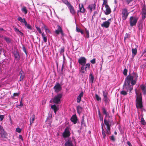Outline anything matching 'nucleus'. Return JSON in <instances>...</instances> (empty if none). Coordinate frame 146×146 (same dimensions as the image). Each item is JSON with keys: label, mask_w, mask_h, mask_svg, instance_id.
Segmentation results:
<instances>
[{"label": "nucleus", "mask_w": 146, "mask_h": 146, "mask_svg": "<svg viewBox=\"0 0 146 146\" xmlns=\"http://www.w3.org/2000/svg\"><path fill=\"white\" fill-rule=\"evenodd\" d=\"M138 76L136 73L127 76L123 86V90L120 92L121 94L125 95L128 91L130 92L133 90V86L136 84Z\"/></svg>", "instance_id": "f257e3e1"}, {"label": "nucleus", "mask_w": 146, "mask_h": 146, "mask_svg": "<svg viewBox=\"0 0 146 146\" xmlns=\"http://www.w3.org/2000/svg\"><path fill=\"white\" fill-rule=\"evenodd\" d=\"M102 109L103 113L106 115L104 118V122L105 125L106 126V133L107 134L110 135L111 133L110 127L113 123V121L110 119H107L106 118L108 117L110 118V117L108 113L106 111V109L105 108H103Z\"/></svg>", "instance_id": "f03ea898"}, {"label": "nucleus", "mask_w": 146, "mask_h": 146, "mask_svg": "<svg viewBox=\"0 0 146 146\" xmlns=\"http://www.w3.org/2000/svg\"><path fill=\"white\" fill-rule=\"evenodd\" d=\"M137 89H135V92L136 95V105L137 109H141L143 108L142 97L141 94H138L137 92Z\"/></svg>", "instance_id": "7ed1b4c3"}, {"label": "nucleus", "mask_w": 146, "mask_h": 146, "mask_svg": "<svg viewBox=\"0 0 146 146\" xmlns=\"http://www.w3.org/2000/svg\"><path fill=\"white\" fill-rule=\"evenodd\" d=\"M90 64L88 63L82 66L79 70L80 72L82 74H85L88 70L90 69Z\"/></svg>", "instance_id": "20e7f679"}, {"label": "nucleus", "mask_w": 146, "mask_h": 146, "mask_svg": "<svg viewBox=\"0 0 146 146\" xmlns=\"http://www.w3.org/2000/svg\"><path fill=\"white\" fill-rule=\"evenodd\" d=\"M138 18L135 16H131L129 18L130 25L131 27L135 26L136 25Z\"/></svg>", "instance_id": "39448f33"}, {"label": "nucleus", "mask_w": 146, "mask_h": 146, "mask_svg": "<svg viewBox=\"0 0 146 146\" xmlns=\"http://www.w3.org/2000/svg\"><path fill=\"white\" fill-rule=\"evenodd\" d=\"M62 94L61 93L57 94L53 99V103L56 104H60V102L61 99L62 98Z\"/></svg>", "instance_id": "423d86ee"}, {"label": "nucleus", "mask_w": 146, "mask_h": 146, "mask_svg": "<svg viewBox=\"0 0 146 146\" xmlns=\"http://www.w3.org/2000/svg\"><path fill=\"white\" fill-rule=\"evenodd\" d=\"M70 129L68 127H66L62 134V136L64 138H67L70 135Z\"/></svg>", "instance_id": "0eeeda50"}, {"label": "nucleus", "mask_w": 146, "mask_h": 146, "mask_svg": "<svg viewBox=\"0 0 146 146\" xmlns=\"http://www.w3.org/2000/svg\"><path fill=\"white\" fill-rule=\"evenodd\" d=\"M129 14L126 8H124L122 10L121 15L123 20H125L126 19Z\"/></svg>", "instance_id": "6e6552de"}, {"label": "nucleus", "mask_w": 146, "mask_h": 146, "mask_svg": "<svg viewBox=\"0 0 146 146\" xmlns=\"http://www.w3.org/2000/svg\"><path fill=\"white\" fill-rule=\"evenodd\" d=\"M0 135L1 137L3 138H6L7 133L4 130L3 126H0Z\"/></svg>", "instance_id": "1a4fd4ad"}, {"label": "nucleus", "mask_w": 146, "mask_h": 146, "mask_svg": "<svg viewBox=\"0 0 146 146\" xmlns=\"http://www.w3.org/2000/svg\"><path fill=\"white\" fill-rule=\"evenodd\" d=\"M111 22V19H109L107 21L103 22V23L101 24V26L102 27H104L106 28H108L109 27Z\"/></svg>", "instance_id": "9d476101"}, {"label": "nucleus", "mask_w": 146, "mask_h": 146, "mask_svg": "<svg viewBox=\"0 0 146 146\" xmlns=\"http://www.w3.org/2000/svg\"><path fill=\"white\" fill-rule=\"evenodd\" d=\"M86 58L84 57H80L78 60V62L79 64L81 66L85 65L86 62Z\"/></svg>", "instance_id": "9b49d317"}, {"label": "nucleus", "mask_w": 146, "mask_h": 146, "mask_svg": "<svg viewBox=\"0 0 146 146\" xmlns=\"http://www.w3.org/2000/svg\"><path fill=\"white\" fill-rule=\"evenodd\" d=\"M57 29L55 31V33L57 35H58L60 33L62 35H63L64 34L62 28L59 25H57Z\"/></svg>", "instance_id": "f8f14e48"}, {"label": "nucleus", "mask_w": 146, "mask_h": 146, "mask_svg": "<svg viewBox=\"0 0 146 146\" xmlns=\"http://www.w3.org/2000/svg\"><path fill=\"white\" fill-rule=\"evenodd\" d=\"M54 89L55 92H58L61 89V86L59 83H57L54 86Z\"/></svg>", "instance_id": "ddd939ff"}, {"label": "nucleus", "mask_w": 146, "mask_h": 146, "mask_svg": "<svg viewBox=\"0 0 146 146\" xmlns=\"http://www.w3.org/2000/svg\"><path fill=\"white\" fill-rule=\"evenodd\" d=\"M105 7L106 9L104 11V13L106 15H108L111 12L110 8L108 5H106Z\"/></svg>", "instance_id": "4468645a"}, {"label": "nucleus", "mask_w": 146, "mask_h": 146, "mask_svg": "<svg viewBox=\"0 0 146 146\" xmlns=\"http://www.w3.org/2000/svg\"><path fill=\"white\" fill-rule=\"evenodd\" d=\"M103 96L104 97V99L105 102L106 103H107L108 101V98L107 96L108 93L107 92L104 91H103Z\"/></svg>", "instance_id": "2eb2a0df"}, {"label": "nucleus", "mask_w": 146, "mask_h": 146, "mask_svg": "<svg viewBox=\"0 0 146 146\" xmlns=\"http://www.w3.org/2000/svg\"><path fill=\"white\" fill-rule=\"evenodd\" d=\"M84 93L83 92H81L78 96L77 99V102L78 103L80 102L81 98L83 97Z\"/></svg>", "instance_id": "dca6fc26"}, {"label": "nucleus", "mask_w": 146, "mask_h": 146, "mask_svg": "<svg viewBox=\"0 0 146 146\" xmlns=\"http://www.w3.org/2000/svg\"><path fill=\"white\" fill-rule=\"evenodd\" d=\"M14 55L15 57V59L17 60H19L20 59V56L18 52L16 51L14 53Z\"/></svg>", "instance_id": "f3484780"}, {"label": "nucleus", "mask_w": 146, "mask_h": 146, "mask_svg": "<svg viewBox=\"0 0 146 146\" xmlns=\"http://www.w3.org/2000/svg\"><path fill=\"white\" fill-rule=\"evenodd\" d=\"M140 88L142 90L143 94L144 95L146 94V86L145 85H141L140 86Z\"/></svg>", "instance_id": "a211bd4d"}, {"label": "nucleus", "mask_w": 146, "mask_h": 146, "mask_svg": "<svg viewBox=\"0 0 146 146\" xmlns=\"http://www.w3.org/2000/svg\"><path fill=\"white\" fill-rule=\"evenodd\" d=\"M51 108L54 110V112L56 114V111L58 110V106H57L55 104H54L51 106Z\"/></svg>", "instance_id": "6ab92c4d"}, {"label": "nucleus", "mask_w": 146, "mask_h": 146, "mask_svg": "<svg viewBox=\"0 0 146 146\" xmlns=\"http://www.w3.org/2000/svg\"><path fill=\"white\" fill-rule=\"evenodd\" d=\"M17 20L20 22L21 23H24V24L27 22L25 19L24 18H22L20 17H18Z\"/></svg>", "instance_id": "aec40b11"}, {"label": "nucleus", "mask_w": 146, "mask_h": 146, "mask_svg": "<svg viewBox=\"0 0 146 146\" xmlns=\"http://www.w3.org/2000/svg\"><path fill=\"white\" fill-rule=\"evenodd\" d=\"M68 7L70 10V13L72 15L74 14L75 12L73 6L70 5Z\"/></svg>", "instance_id": "412c9836"}, {"label": "nucleus", "mask_w": 146, "mask_h": 146, "mask_svg": "<svg viewBox=\"0 0 146 146\" xmlns=\"http://www.w3.org/2000/svg\"><path fill=\"white\" fill-rule=\"evenodd\" d=\"M77 117L76 115H73L72 116L71 119V121L73 122L74 123H76L77 122Z\"/></svg>", "instance_id": "4be33fe9"}, {"label": "nucleus", "mask_w": 146, "mask_h": 146, "mask_svg": "<svg viewBox=\"0 0 146 146\" xmlns=\"http://www.w3.org/2000/svg\"><path fill=\"white\" fill-rule=\"evenodd\" d=\"M96 5L95 4H92L89 5L88 6V8L90 10L91 12L92 10H93L95 7Z\"/></svg>", "instance_id": "5701e85b"}, {"label": "nucleus", "mask_w": 146, "mask_h": 146, "mask_svg": "<svg viewBox=\"0 0 146 146\" xmlns=\"http://www.w3.org/2000/svg\"><path fill=\"white\" fill-rule=\"evenodd\" d=\"M65 146H73L72 142L70 141H67L65 143Z\"/></svg>", "instance_id": "b1692460"}, {"label": "nucleus", "mask_w": 146, "mask_h": 146, "mask_svg": "<svg viewBox=\"0 0 146 146\" xmlns=\"http://www.w3.org/2000/svg\"><path fill=\"white\" fill-rule=\"evenodd\" d=\"M35 119V116L34 115H32L30 118V125H31L32 124Z\"/></svg>", "instance_id": "393cba45"}, {"label": "nucleus", "mask_w": 146, "mask_h": 146, "mask_svg": "<svg viewBox=\"0 0 146 146\" xmlns=\"http://www.w3.org/2000/svg\"><path fill=\"white\" fill-rule=\"evenodd\" d=\"M79 9L80 12L84 13L85 12V9L83 7V4H82L81 6H80V4H79Z\"/></svg>", "instance_id": "a878e982"}, {"label": "nucleus", "mask_w": 146, "mask_h": 146, "mask_svg": "<svg viewBox=\"0 0 146 146\" xmlns=\"http://www.w3.org/2000/svg\"><path fill=\"white\" fill-rule=\"evenodd\" d=\"M90 81L92 84L93 82V81L94 80V77L93 74H90Z\"/></svg>", "instance_id": "bb28decb"}, {"label": "nucleus", "mask_w": 146, "mask_h": 146, "mask_svg": "<svg viewBox=\"0 0 146 146\" xmlns=\"http://www.w3.org/2000/svg\"><path fill=\"white\" fill-rule=\"evenodd\" d=\"M132 53L133 54V56H134L137 54V49L136 48H132Z\"/></svg>", "instance_id": "cd10ccee"}, {"label": "nucleus", "mask_w": 146, "mask_h": 146, "mask_svg": "<svg viewBox=\"0 0 146 146\" xmlns=\"http://www.w3.org/2000/svg\"><path fill=\"white\" fill-rule=\"evenodd\" d=\"M42 38L43 39V40L45 42H47V37L44 34V33H42L41 34Z\"/></svg>", "instance_id": "c85d7f7f"}, {"label": "nucleus", "mask_w": 146, "mask_h": 146, "mask_svg": "<svg viewBox=\"0 0 146 146\" xmlns=\"http://www.w3.org/2000/svg\"><path fill=\"white\" fill-rule=\"evenodd\" d=\"M24 25L27 29L30 30H32V26L29 24H28L27 22Z\"/></svg>", "instance_id": "c756f323"}, {"label": "nucleus", "mask_w": 146, "mask_h": 146, "mask_svg": "<svg viewBox=\"0 0 146 146\" xmlns=\"http://www.w3.org/2000/svg\"><path fill=\"white\" fill-rule=\"evenodd\" d=\"M102 135L103 136V137L105 139L106 137V135L105 132V131L104 130L103 126V124L102 125Z\"/></svg>", "instance_id": "7c9ffc66"}, {"label": "nucleus", "mask_w": 146, "mask_h": 146, "mask_svg": "<svg viewBox=\"0 0 146 146\" xmlns=\"http://www.w3.org/2000/svg\"><path fill=\"white\" fill-rule=\"evenodd\" d=\"M82 108L80 106H78L77 107V110L78 113L79 114L82 111Z\"/></svg>", "instance_id": "2f4dec72"}, {"label": "nucleus", "mask_w": 146, "mask_h": 146, "mask_svg": "<svg viewBox=\"0 0 146 146\" xmlns=\"http://www.w3.org/2000/svg\"><path fill=\"white\" fill-rule=\"evenodd\" d=\"M21 11L22 12H24L25 14H26L27 13V10L26 7H23L21 9Z\"/></svg>", "instance_id": "473e14b6"}, {"label": "nucleus", "mask_w": 146, "mask_h": 146, "mask_svg": "<svg viewBox=\"0 0 146 146\" xmlns=\"http://www.w3.org/2000/svg\"><path fill=\"white\" fill-rule=\"evenodd\" d=\"M141 14L146 15V7L145 6H144L143 7Z\"/></svg>", "instance_id": "72a5a7b5"}, {"label": "nucleus", "mask_w": 146, "mask_h": 146, "mask_svg": "<svg viewBox=\"0 0 146 146\" xmlns=\"http://www.w3.org/2000/svg\"><path fill=\"white\" fill-rule=\"evenodd\" d=\"M85 33L86 35L85 36V38H88L89 37V32L87 29H85Z\"/></svg>", "instance_id": "f704fd0d"}, {"label": "nucleus", "mask_w": 146, "mask_h": 146, "mask_svg": "<svg viewBox=\"0 0 146 146\" xmlns=\"http://www.w3.org/2000/svg\"><path fill=\"white\" fill-rule=\"evenodd\" d=\"M62 1L68 7L70 5H71L68 1L67 0H62Z\"/></svg>", "instance_id": "c9c22d12"}, {"label": "nucleus", "mask_w": 146, "mask_h": 146, "mask_svg": "<svg viewBox=\"0 0 146 146\" xmlns=\"http://www.w3.org/2000/svg\"><path fill=\"white\" fill-rule=\"evenodd\" d=\"M22 72H23L22 71H21L20 72V74L21 75L20 76V79L19 80L20 81H21L22 80H23V78H24L25 77V76L24 75H23L22 74Z\"/></svg>", "instance_id": "e433bc0d"}, {"label": "nucleus", "mask_w": 146, "mask_h": 146, "mask_svg": "<svg viewBox=\"0 0 146 146\" xmlns=\"http://www.w3.org/2000/svg\"><path fill=\"white\" fill-rule=\"evenodd\" d=\"M35 27L36 28V29L37 31L40 34H42V31H41V30L40 29L39 27H38L36 25H35Z\"/></svg>", "instance_id": "4c0bfd02"}, {"label": "nucleus", "mask_w": 146, "mask_h": 146, "mask_svg": "<svg viewBox=\"0 0 146 146\" xmlns=\"http://www.w3.org/2000/svg\"><path fill=\"white\" fill-rule=\"evenodd\" d=\"M95 97L97 101H101V98L97 94H95Z\"/></svg>", "instance_id": "58836bf2"}, {"label": "nucleus", "mask_w": 146, "mask_h": 146, "mask_svg": "<svg viewBox=\"0 0 146 146\" xmlns=\"http://www.w3.org/2000/svg\"><path fill=\"white\" fill-rule=\"evenodd\" d=\"M4 39L7 42L9 43L10 42V40L9 38L5 37H4Z\"/></svg>", "instance_id": "ea45409f"}, {"label": "nucleus", "mask_w": 146, "mask_h": 146, "mask_svg": "<svg viewBox=\"0 0 146 146\" xmlns=\"http://www.w3.org/2000/svg\"><path fill=\"white\" fill-rule=\"evenodd\" d=\"M22 129L19 127H17L16 129V131L18 133H20Z\"/></svg>", "instance_id": "a19ab883"}, {"label": "nucleus", "mask_w": 146, "mask_h": 146, "mask_svg": "<svg viewBox=\"0 0 146 146\" xmlns=\"http://www.w3.org/2000/svg\"><path fill=\"white\" fill-rule=\"evenodd\" d=\"M108 0H103V3L102 5H108L107 4Z\"/></svg>", "instance_id": "79ce46f5"}, {"label": "nucleus", "mask_w": 146, "mask_h": 146, "mask_svg": "<svg viewBox=\"0 0 146 146\" xmlns=\"http://www.w3.org/2000/svg\"><path fill=\"white\" fill-rule=\"evenodd\" d=\"M141 123L142 124L144 125L145 124V121L144 120L143 117H142L141 121Z\"/></svg>", "instance_id": "37998d69"}, {"label": "nucleus", "mask_w": 146, "mask_h": 146, "mask_svg": "<svg viewBox=\"0 0 146 146\" xmlns=\"http://www.w3.org/2000/svg\"><path fill=\"white\" fill-rule=\"evenodd\" d=\"M133 0H125V2L128 5L131 2H132Z\"/></svg>", "instance_id": "c03bdc74"}, {"label": "nucleus", "mask_w": 146, "mask_h": 146, "mask_svg": "<svg viewBox=\"0 0 146 146\" xmlns=\"http://www.w3.org/2000/svg\"><path fill=\"white\" fill-rule=\"evenodd\" d=\"M64 51V47H62L61 48V50L60 51V54H62L63 53Z\"/></svg>", "instance_id": "a18cd8bd"}, {"label": "nucleus", "mask_w": 146, "mask_h": 146, "mask_svg": "<svg viewBox=\"0 0 146 146\" xmlns=\"http://www.w3.org/2000/svg\"><path fill=\"white\" fill-rule=\"evenodd\" d=\"M142 15V19L143 20H144L146 17V15L144 14H141Z\"/></svg>", "instance_id": "49530a36"}, {"label": "nucleus", "mask_w": 146, "mask_h": 146, "mask_svg": "<svg viewBox=\"0 0 146 146\" xmlns=\"http://www.w3.org/2000/svg\"><path fill=\"white\" fill-rule=\"evenodd\" d=\"M127 70L126 69H125L123 70V74L125 76H126L127 73Z\"/></svg>", "instance_id": "de8ad7c7"}, {"label": "nucleus", "mask_w": 146, "mask_h": 146, "mask_svg": "<svg viewBox=\"0 0 146 146\" xmlns=\"http://www.w3.org/2000/svg\"><path fill=\"white\" fill-rule=\"evenodd\" d=\"M96 60L94 58L90 60V62L93 64H94L96 63Z\"/></svg>", "instance_id": "09e8293b"}, {"label": "nucleus", "mask_w": 146, "mask_h": 146, "mask_svg": "<svg viewBox=\"0 0 146 146\" xmlns=\"http://www.w3.org/2000/svg\"><path fill=\"white\" fill-rule=\"evenodd\" d=\"M14 28L15 31L17 33H18L19 31V30L16 27H14Z\"/></svg>", "instance_id": "8fccbe9b"}, {"label": "nucleus", "mask_w": 146, "mask_h": 146, "mask_svg": "<svg viewBox=\"0 0 146 146\" xmlns=\"http://www.w3.org/2000/svg\"><path fill=\"white\" fill-rule=\"evenodd\" d=\"M110 139H111L112 141H114L115 140V138L114 137L113 135H112L110 136Z\"/></svg>", "instance_id": "3c124183"}, {"label": "nucleus", "mask_w": 146, "mask_h": 146, "mask_svg": "<svg viewBox=\"0 0 146 146\" xmlns=\"http://www.w3.org/2000/svg\"><path fill=\"white\" fill-rule=\"evenodd\" d=\"M4 116L3 115H0V120L2 121L4 118Z\"/></svg>", "instance_id": "603ef678"}, {"label": "nucleus", "mask_w": 146, "mask_h": 146, "mask_svg": "<svg viewBox=\"0 0 146 146\" xmlns=\"http://www.w3.org/2000/svg\"><path fill=\"white\" fill-rule=\"evenodd\" d=\"M81 30V29L79 28H78L77 27L76 28V31L78 32H80Z\"/></svg>", "instance_id": "864d4df0"}, {"label": "nucleus", "mask_w": 146, "mask_h": 146, "mask_svg": "<svg viewBox=\"0 0 146 146\" xmlns=\"http://www.w3.org/2000/svg\"><path fill=\"white\" fill-rule=\"evenodd\" d=\"M19 94V93H14L13 95L14 96H18Z\"/></svg>", "instance_id": "5fc2aeb1"}, {"label": "nucleus", "mask_w": 146, "mask_h": 146, "mask_svg": "<svg viewBox=\"0 0 146 146\" xmlns=\"http://www.w3.org/2000/svg\"><path fill=\"white\" fill-rule=\"evenodd\" d=\"M19 138L22 141H23V139L22 136L21 135H19Z\"/></svg>", "instance_id": "6e6d98bb"}, {"label": "nucleus", "mask_w": 146, "mask_h": 146, "mask_svg": "<svg viewBox=\"0 0 146 146\" xmlns=\"http://www.w3.org/2000/svg\"><path fill=\"white\" fill-rule=\"evenodd\" d=\"M45 31L46 33H50V31L48 28L46 29Z\"/></svg>", "instance_id": "4d7b16f0"}, {"label": "nucleus", "mask_w": 146, "mask_h": 146, "mask_svg": "<svg viewBox=\"0 0 146 146\" xmlns=\"http://www.w3.org/2000/svg\"><path fill=\"white\" fill-rule=\"evenodd\" d=\"M127 144L129 146H132V145L131 143L129 141H127Z\"/></svg>", "instance_id": "13d9d810"}, {"label": "nucleus", "mask_w": 146, "mask_h": 146, "mask_svg": "<svg viewBox=\"0 0 146 146\" xmlns=\"http://www.w3.org/2000/svg\"><path fill=\"white\" fill-rule=\"evenodd\" d=\"M98 114L99 116V117H100V116H101V113H100V111L99 110L98 111Z\"/></svg>", "instance_id": "bf43d9fd"}, {"label": "nucleus", "mask_w": 146, "mask_h": 146, "mask_svg": "<svg viewBox=\"0 0 146 146\" xmlns=\"http://www.w3.org/2000/svg\"><path fill=\"white\" fill-rule=\"evenodd\" d=\"M100 117V120L101 121H103V117H102L101 116L100 117Z\"/></svg>", "instance_id": "052dcab7"}, {"label": "nucleus", "mask_w": 146, "mask_h": 146, "mask_svg": "<svg viewBox=\"0 0 146 146\" xmlns=\"http://www.w3.org/2000/svg\"><path fill=\"white\" fill-rule=\"evenodd\" d=\"M18 33L20 34L22 36V35H23V33H22L21 32V31H19V32Z\"/></svg>", "instance_id": "680f3d73"}, {"label": "nucleus", "mask_w": 146, "mask_h": 146, "mask_svg": "<svg viewBox=\"0 0 146 146\" xmlns=\"http://www.w3.org/2000/svg\"><path fill=\"white\" fill-rule=\"evenodd\" d=\"M19 106H23V103H22V100H21L20 102V105H19Z\"/></svg>", "instance_id": "e2e57ef3"}, {"label": "nucleus", "mask_w": 146, "mask_h": 146, "mask_svg": "<svg viewBox=\"0 0 146 146\" xmlns=\"http://www.w3.org/2000/svg\"><path fill=\"white\" fill-rule=\"evenodd\" d=\"M23 50H24V52H25V53L26 54V55H27V51H26V49H25V48H24Z\"/></svg>", "instance_id": "0e129e2a"}, {"label": "nucleus", "mask_w": 146, "mask_h": 146, "mask_svg": "<svg viewBox=\"0 0 146 146\" xmlns=\"http://www.w3.org/2000/svg\"><path fill=\"white\" fill-rule=\"evenodd\" d=\"M84 123V118H83V119L82 120L81 122V124H83V123Z\"/></svg>", "instance_id": "69168bd1"}, {"label": "nucleus", "mask_w": 146, "mask_h": 146, "mask_svg": "<svg viewBox=\"0 0 146 146\" xmlns=\"http://www.w3.org/2000/svg\"><path fill=\"white\" fill-rule=\"evenodd\" d=\"M101 19H102V20H106V18L105 17L102 18Z\"/></svg>", "instance_id": "338daca9"}, {"label": "nucleus", "mask_w": 146, "mask_h": 146, "mask_svg": "<svg viewBox=\"0 0 146 146\" xmlns=\"http://www.w3.org/2000/svg\"><path fill=\"white\" fill-rule=\"evenodd\" d=\"M80 33L82 34H84V32H83V31H82V30H81V31L80 32Z\"/></svg>", "instance_id": "774afa93"}]
</instances>
